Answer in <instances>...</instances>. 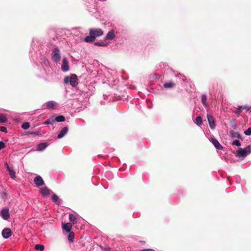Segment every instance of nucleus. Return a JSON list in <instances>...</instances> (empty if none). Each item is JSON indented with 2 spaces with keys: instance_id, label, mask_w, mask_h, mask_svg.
<instances>
[{
  "instance_id": "obj_34",
  "label": "nucleus",
  "mask_w": 251,
  "mask_h": 251,
  "mask_svg": "<svg viewBox=\"0 0 251 251\" xmlns=\"http://www.w3.org/2000/svg\"><path fill=\"white\" fill-rule=\"evenodd\" d=\"M244 134L246 135L249 136L251 135V127H249L246 130L244 131Z\"/></svg>"
},
{
  "instance_id": "obj_29",
  "label": "nucleus",
  "mask_w": 251,
  "mask_h": 251,
  "mask_svg": "<svg viewBox=\"0 0 251 251\" xmlns=\"http://www.w3.org/2000/svg\"><path fill=\"white\" fill-rule=\"evenodd\" d=\"M94 45L99 47H105L107 46L108 44L107 43H104L103 42L100 41L95 42Z\"/></svg>"
},
{
  "instance_id": "obj_27",
  "label": "nucleus",
  "mask_w": 251,
  "mask_h": 251,
  "mask_svg": "<svg viewBox=\"0 0 251 251\" xmlns=\"http://www.w3.org/2000/svg\"><path fill=\"white\" fill-rule=\"evenodd\" d=\"M195 124L199 126L202 124V119L201 116L197 117L195 119Z\"/></svg>"
},
{
  "instance_id": "obj_14",
  "label": "nucleus",
  "mask_w": 251,
  "mask_h": 251,
  "mask_svg": "<svg viewBox=\"0 0 251 251\" xmlns=\"http://www.w3.org/2000/svg\"><path fill=\"white\" fill-rule=\"evenodd\" d=\"M68 128L66 126L64 127L59 132L57 139H61L63 138L68 132Z\"/></svg>"
},
{
  "instance_id": "obj_17",
  "label": "nucleus",
  "mask_w": 251,
  "mask_h": 251,
  "mask_svg": "<svg viewBox=\"0 0 251 251\" xmlns=\"http://www.w3.org/2000/svg\"><path fill=\"white\" fill-rule=\"evenodd\" d=\"M229 136L231 138H237L238 139H242V136L237 131H231L229 132Z\"/></svg>"
},
{
  "instance_id": "obj_2",
  "label": "nucleus",
  "mask_w": 251,
  "mask_h": 251,
  "mask_svg": "<svg viewBox=\"0 0 251 251\" xmlns=\"http://www.w3.org/2000/svg\"><path fill=\"white\" fill-rule=\"evenodd\" d=\"M76 75L72 74L70 76H66L64 78V82L66 84L70 83L72 87H75L78 85Z\"/></svg>"
},
{
  "instance_id": "obj_28",
  "label": "nucleus",
  "mask_w": 251,
  "mask_h": 251,
  "mask_svg": "<svg viewBox=\"0 0 251 251\" xmlns=\"http://www.w3.org/2000/svg\"><path fill=\"white\" fill-rule=\"evenodd\" d=\"M75 238L74 233L73 232H70L68 236V239L70 242H73Z\"/></svg>"
},
{
  "instance_id": "obj_3",
  "label": "nucleus",
  "mask_w": 251,
  "mask_h": 251,
  "mask_svg": "<svg viewBox=\"0 0 251 251\" xmlns=\"http://www.w3.org/2000/svg\"><path fill=\"white\" fill-rule=\"evenodd\" d=\"M51 59L55 63L59 62L61 60V52L58 47L55 48L51 53Z\"/></svg>"
},
{
  "instance_id": "obj_38",
  "label": "nucleus",
  "mask_w": 251,
  "mask_h": 251,
  "mask_svg": "<svg viewBox=\"0 0 251 251\" xmlns=\"http://www.w3.org/2000/svg\"><path fill=\"white\" fill-rule=\"evenodd\" d=\"M12 164H8L7 162L4 163V166L6 167V169L9 167Z\"/></svg>"
},
{
  "instance_id": "obj_24",
  "label": "nucleus",
  "mask_w": 251,
  "mask_h": 251,
  "mask_svg": "<svg viewBox=\"0 0 251 251\" xmlns=\"http://www.w3.org/2000/svg\"><path fill=\"white\" fill-rule=\"evenodd\" d=\"M7 119L6 115L4 114H0V123L3 124L7 122Z\"/></svg>"
},
{
  "instance_id": "obj_7",
  "label": "nucleus",
  "mask_w": 251,
  "mask_h": 251,
  "mask_svg": "<svg viewBox=\"0 0 251 251\" xmlns=\"http://www.w3.org/2000/svg\"><path fill=\"white\" fill-rule=\"evenodd\" d=\"M117 33V32L115 31L113 29L109 31L104 37L105 40H112L114 39Z\"/></svg>"
},
{
  "instance_id": "obj_12",
  "label": "nucleus",
  "mask_w": 251,
  "mask_h": 251,
  "mask_svg": "<svg viewBox=\"0 0 251 251\" xmlns=\"http://www.w3.org/2000/svg\"><path fill=\"white\" fill-rule=\"evenodd\" d=\"M210 141L216 149L221 150L223 149V147L220 144L219 141L214 137H211Z\"/></svg>"
},
{
  "instance_id": "obj_35",
  "label": "nucleus",
  "mask_w": 251,
  "mask_h": 251,
  "mask_svg": "<svg viewBox=\"0 0 251 251\" xmlns=\"http://www.w3.org/2000/svg\"><path fill=\"white\" fill-rule=\"evenodd\" d=\"M58 199H59V198L56 195H55V194L53 195V196L52 197V200L53 201L57 202Z\"/></svg>"
},
{
  "instance_id": "obj_19",
  "label": "nucleus",
  "mask_w": 251,
  "mask_h": 251,
  "mask_svg": "<svg viewBox=\"0 0 251 251\" xmlns=\"http://www.w3.org/2000/svg\"><path fill=\"white\" fill-rule=\"evenodd\" d=\"M206 100H207V97H206V95L202 94L201 96V102H202V104L203 105V106H204V107H205V108L208 107V104L206 102Z\"/></svg>"
},
{
  "instance_id": "obj_37",
  "label": "nucleus",
  "mask_w": 251,
  "mask_h": 251,
  "mask_svg": "<svg viewBox=\"0 0 251 251\" xmlns=\"http://www.w3.org/2000/svg\"><path fill=\"white\" fill-rule=\"evenodd\" d=\"M5 147V144L2 141H0V150Z\"/></svg>"
},
{
  "instance_id": "obj_13",
  "label": "nucleus",
  "mask_w": 251,
  "mask_h": 251,
  "mask_svg": "<svg viewBox=\"0 0 251 251\" xmlns=\"http://www.w3.org/2000/svg\"><path fill=\"white\" fill-rule=\"evenodd\" d=\"M8 171L9 174L12 179H15L16 177V172L14 170L13 165H11L7 169Z\"/></svg>"
},
{
  "instance_id": "obj_26",
  "label": "nucleus",
  "mask_w": 251,
  "mask_h": 251,
  "mask_svg": "<svg viewBox=\"0 0 251 251\" xmlns=\"http://www.w3.org/2000/svg\"><path fill=\"white\" fill-rule=\"evenodd\" d=\"M243 106L242 105L238 106L236 110L233 111L234 113H235L237 116H240V113L242 111Z\"/></svg>"
},
{
  "instance_id": "obj_25",
  "label": "nucleus",
  "mask_w": 251,
  "mask_h": 251,
  "mask_svg": "<svg viewBox=\"0 0 251 251\" xmlns=\"http://www.w3.org/2000/svg\"><path fill=\"white\" fill-rule=\"evenodd\" d=\"M69 220L70 222H72V224H75L77 223L76 217L73 214H70L69 215Z\"/></svg>"
},
{
  "instance_id": "obj_6",
  "label": "nucleus",
  "mask_w": 251,
  "mask_h": 251,
  "mask_svg": "<svg viewBox=\"0 0 251 251\" xmlns=\"http://www.w3.org/2000/svg\"><path fill=\"white\" fill-rule=\"evenodd\" d=\"M0 216L5 220H7L10 217L9 209L7 208H3L0 212Z\"/></svg>"
},
{
  "instance_id": "obj_36",
  "label": "nucleus",
  "mask_w": 251,
  "mask_h": 251,
  "mask_svg": "<svg viewBox=\"0 0 251 251\" xmlns=\"http://www.w3.org/2000/svg\"><path fill=\"white\" fill-rule=\"evenodd\" d=\"M0 131L5 132V133L7 132V128L5 126H0Z\"/></svg>"
},
{
  "instance_id": "obj_22",
  "label": "nucleus",
  "mask_w": 251,
  "mask_h": 251,
  "mask_svg": "<svg viewBox=\"0 0 251 251\" xmlns=\"http://www.w3.org/2000/svg\"><path fill=\"white\" fill-rule=\"evenodd\" d=\"M163 85L165 88H171L175 86V84L172 81H169L165 82Z\"/></svg>"
},
{
  "instance_id": "obj_32",
  "label": "nucleus",
  "mask_w": 251,
  "mask_h": 251,
  "mask_svg": "<svg viewBox=\"0 0 251 251\" xmlns=\"http://www.w3.org/2000/svg\"><path fill=\"white\" fill-rule=\"evenodd\" d=\"M230 126L234 129H237V125H236V120L235 119L232 120L230 122Z\"/></svg>"
},
{
  "instance_id": "obj_39",
  "label": "nucleus",
  "mask_w": 251,
  "mask_h": 251,
  "mask_svg": "<svg viewBox=\"0 0 251 251\" xmlns=\"http://www.w3.org/2000/svg\"><path fill=\"white\" fill-rule=\"evenodd\" d=\"M243 106V109H247V111H249L250 110V107H249L247 105H244Z\"/></svg>"
},
{
  "instance_id": "obj_8",
  "label": "nucleus",
  "mask_w": 251,
  "mask_h": 251,
  "mask_svg": "<svg viewBox=\"0 0 251 251\" xmlns=\"http://www.w3.org/2000/svg\"><path fill=\"white\" fill-rule=\"evenodd\" d=\"M207 118L210 127L211 129L215 128L216 126V124L215 123V120L214 117L211 115L207 114Z\"/></svg>"
},
{
  "instance_id": "obj_5",
  "label": "nucleus",
  "mask_w": 251,
  "mask_h": 251,
  "mask_svg": "<svg viewBox=\"0 0 251 251\" xmlns=\"http://www.w3.org/2000/svg\"><path fill=\"white\" fill-rule=\"evenodd\" d=\"M56 103L52 100L49 101L43 105V109H54Z\"/></svg>"
},
{
  "instance_id": "obj_15",
  "label": "nucleus",
  "mask_w": 251,
  "mask_h": 251,
  "mask_svg": "<svg viewBox=\"0 0 251 251\" xmlns=\"http://www.w3.org/2000/svg\"><path fill=\"white\" fill-rule=\"evenodd\" d=\"M48 145H49L47 143H40L37 145L36 150L40 151H43L48 146Z\"/></svg>"
},
{
  "instance_id": "obj_21",
  "label": "nucleus",
  "mask_w": 251,
  "mask_h": 251,
  "mask_svg": "<svg viewBox=\"0 0 251 251\" xmlns=\"http://www.w3.org/2000/svg\"><path fill=\"white\" fill-rule=\"evenodd\" d=\"M54 122H61L65 121V118L63 115H59L55 117H54Z\"/></svg>"
},
{
  "instance_id": "obj_23",
  "label": "nucleus",
  "mask_w": 251,
  "mask_h": 251,
  "mask_svg": "<svg viewBox=\"0 0 251 251\" xmlns=\"http://www.w3.org/2000/svg\"><path fill=\"white\" fill-rule=\"evenodd\" d=\"M54 122V116H51L44 123L45 125H51Z\"/></svg>"
},
{
  "instance_id": "obj_16",
  "label": "nucleus",
  "mask_w": 251,
  "mask_h": 251,
  "mask_svg": "<svg viewBox=\"0 0 251 251\" xmlns=\"http://www.w3.org/2000/svg\"><path fill=\"white\" fill-rule=\"evenodd\" d=\"M42 65L44 69H47L49 72L50 71L49 62L46 57H44L42 59Z\"/></svg>"
},
{
  "instance_id": "obj_11",
  "label": "nucleus",
  "mask_w": 251,
  "mask_h": 251,
  "mask_svg": "<svg viewBox=\"0 0 251 251\" xmlns=\"http://www.w3.org/2000/svg\"><path fill=\"white\" fill-rule=\"evenodd\" d=\"M34 182L35 184V185L38 186H42L44 185L45 183L42 179V177L38 176H36L34 179Z\"/></svg>"
},
{
  "instance_id": "obj_18",
  "label": "nucleus",
  "mask_w": 251,
  "mask_h": 251,
  "mask_svg": "<svg viewBox=\"0 0 251 251\" xmlns=\"http://www.w3.org/2000/svg\"><path fill=\"white\" fill-rule=\"evenodd\" d=\"M72 224L71 223H65L63 225L62 227L67 232H70L72 226Z\"/></svg>"
},
{
  "instance_id": "obj_10",
  "label": "nucleus",
  "mask_w": 251,
  "mask_h": 251,
  "mask_svg": "<svg viewBox=\"0 0 251 251\" xmlns=\"http://www.w3.org/2000/svg\"><path fill=\"white\" fill-rule=\"evenodd\" d=\"M1 234L4 239L9 238L12 235V232L10 228H5L2 231Z\"/></svg>"
},
{
  "instance_id": "obj_30",
  "label": "nucleus",
  "mask_w": 251,
  "mask_h": 251,
  "mask_svg": "<svg viewBox=\"0 0 251 251\" xmlns=\"http://www.w3.org/2000/svg\"><path fill=\"white\" fill-rule=\"evenodd\" d=\"M35 249L37 251H43L44 250V246L43 245L37 244L35 247Z\"/></svg>"
},
{
  "instance_id": "obj_20",
  "label": "nucleus",
  "mask_w": 251,
  "mask_h": 251,
  "mask_svg": "<svg viewBox=\"0 0 251 251\" xmlns=\"http://www.w3.org/2000/svg\"><path fill=\"white\" fill-rule=\"evenodd\" d=\"M41 193L44 196H48L50 194L49 189L47 187H44L41 190Z\"/></svg>"
},
{
  "instance_id": "obj_4",
  "label": "nucleus",
  "mask_w": 251,
  "mask_h": 251,
  "mask_svg": "<svg viewBox=\"0 0 251 251\" xmlns=\"http://www.w3.org/2000/svg\"><path fill=\"white\" fill-rule=\"evenodd\" d=\"M251 152V147L250 146H247L244 149L241 148H238L237 150V156L240 157H245L250 154Z\"/></svg>"
},
{
  "instance_id": "obj_1",
  "label": "nucleus",
  "mask_w": 251,
  "mask_h": 251,
  "mask_svg": "<svg viewBox=\"0 0 251 251\" xmlns=\"http://www.w3.org/2000/svg\"><path fill=\"white\" fill-rule=\"evenodd\" d=\"M103 34V31L100 28H91L89 30L90 36H87L84 41L86 43H91L96 38L101 36Z\"/></svg>"
},
{
  "instance_id": "obj_33",
  "label": "nucleus",
  "mask_w": 251,
  "mask_h": 251,
  "mask_svg": "<svg viewBox=\"0 0 251 251\" xmlns=\"http://www.w3.org/2000/svg\"><path fill=\"white\" fill-rule=\"evenodd\" d=\"M232 145L239 147L241 145V144L239 140H235L232 142Z\"/></svg>"
},
{
  "instance_id": "obj_9",
  "label": "nucleus",
  "mask_w": 251,
  "mask_h": 251,
  "mask_svg": "<svg viewBox=\"0 0 251 251\" xmlns=\"http://www.w3.org/2000/svg\"><path fill=\"white\" fill-rule=\"evenodd\" d=\"M61 69L64 72H67L69 70V63L66 57H64L62 59Z\"/></svg>"
},
{
  "instance_id": "obj_31",
  "label": "nucleus",
  "mask_w": 251,
  "mask_h": 251,
  "mask_svg": "<svg viewBox=\"0 0 251 251\" xmlns=\"http://www.w3.org/2000/svg\"><path fill=\"white\" fill-rule=\"evenodd\" d=\"M30 127V124L28 122H25L23 124L22 126V127L24 129H27L29 128Z\"/></svg>"
}]
</instances>
